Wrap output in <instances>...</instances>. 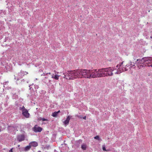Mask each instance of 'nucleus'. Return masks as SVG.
<instances>
[{
    "label": "nucleus",
    "instance_id": "nucleus-1",
    "mask_svg": "<svg viewBox=\"0 0 152 152\" xmlns=\"http://www.w3.org/2000/svg\"><path fill=\"white\" fill-rule=\"evenodd\" d=\"M101 69H78L68 71L67 73H64L63 77L67 80H73L76 78H94L102 77Z\"/></svg>",
    "mask_w": 152,
    "mask_h": 152
},
{
    "label": "nucleus",
    "instance_id": "nucleus-2",
    "mask_svg": "<svg viewBox=\"0 0 152 152\" xmlns=\"http://www.w3.org/2000/svg\"><path fill=\"white\" fill-rule=\"evenodd\" d=\"M136 62L137 66L139 69L147 66L152 67V58L151 57H145L141 59H137Z\"/></svg>",
    "mask_w": 152,
    "mask_h": 152
},
{
    "label": "nucleus",
    "instance_id": "nucleus-3",
    "mask_svg": "<svg viewBox=\"0 0 152 152\" xmlns=\"http://www.w3.org/2000/svg\"><path fill=\"white\" fill-rule=\"evenodd\" d=\"M116 69V68H115V67H109L101 69L102 77H104L113 75V72Z\"/></svg>",
    "mask_w": 152,
    "mask_h": 152
},
{
    "label": "nucleus",
    "instance_id": "nucleus-4",
    "mask_svg": "<svg viewBox=\"0 0 152 152\" xmlns=\"http://www.w3.org/2000/svg\"><path fill=\"white\" fill-rule=\"evenodd\" d=\"M123 63L124 62H123L117 65L115 67V68H116V69L117 68H118L117 71L115 72V74H119L122 72V67L124 66L123 65Z\"/></svg>",
    "mask_w": 152,
    "mask_h": 152
},
{
    "label": "nucleus",
    "instance_id": "nucleus-5",
    "mask_svg": "<svg viewBox=\"0 0 152 152\" xmlns=\"http://www.w3.org/2000/svg\"><path fill=\"white\" fill-rule=\"evenodd\" d=\"M33 131L36 132H40L42 130V129L37 125H36L32 129Z\"/></svg>",
    "mask_w": 152,
    "mask_h": 152
},
{
    "label": "nucleus",
    "instance_id": "nucleus-6",
    "mask_svg": "<svg viewBox=\"0 0 152 152\" xmlns=\"http://www.w3.org/2000/svg\"><path fill=\"white\" fill-rule=\"evenodd\" d=\"M22 112V114L23 116L26 118H28L29 117L30 114L28 112L27 110H23Z\"/></svg>",
    "mask_w": 152,
    "mask_h": 152
},
{
    "label": "nucleus",
    "instance_id": "nucleus-7",
    "mask_svg": "<svg viewBox=\"0 0 152 152\" xmlns=\"http://www.w3.org/2000/svg\"><path fill=\"white\" fill-rule=\"evenodd\" d=\"M17 139L19 142H20L25 140V136L23 134H21L17 136Z\"/></svg>",
    "mask_w": 152,
    "mask_h": 152
},
{
    "label": "nucleus",
    "instance_id": "nucleus-8",
    "mask_svg": "<svg viewBox=\"0 0 152 152\" xmlns=\"http://www.w3.org/2000/svg\"><path fill=\"white\" fill-rule=\"evenodd\" d=\"M29 144H30L31 147L32 146L36 147L38 145L37 143L35 141L31 142L29 143Z\"/></svg>",
    "mask_w": 152,
    "mask_h": 152
},
{
    "label": "nucleus",
    "instance_id": "nucleus-9",
    "mask_svg": "<svg viewBox=\"0 0 152 152\" xmlns=\"http://www.w3.org/2000/svg\"><path fill=\"white\" fill-rule=\"evenodd\" d=\"M71 117L70 116H68L66 118V120L64 122V124L65 125H67L69 122Z\"/></svg>",
    "mask_w": 152,
    "mask_h": 152
},
{
    "label": "nucleus",
    "instance_id": "nucleus-10",
    "mask_svg": "<svg viewBox=\"0 0 152 152\" xmlns=\"http://www.w3.org/2000/svg\"><path fill=\"white\" fill-rule=\"evenodd\" d=\"M60 76L58 75L57 74H56L55 75H54L53 74L52 75V78H53L56 80H58Z\"/></svg>",
    "mask_w": 152,
    "mask_h": 152
},
{
    "label": "nucleus",
    "instance_id": "nucleus-11",
    "mask_svg": "<svg viewBox=\"0 0 152 152\" xmlns=\"http://www.w3.org/2000/svg\"><path fill=\"white\" fill-rule=\"evenodd\" d=\"M129 67V65H125V67H122V72L126 71L128 70V68Z\"/></svg>",
    "mask_w": 152,
    "mask_h": 152
},
{
    "label": "nucleus",
    "instance_id": "nucleus-12",
    "mask_svg": "<svg viewBox=\"0 0 152 152\" xmlns=\"http://www.w3.org/2000/svg\"><path fill=\"white\" fill-rule=\"evenodd\" d=\"M31 148V146L30 144H29V145L27 146L25 148L24 151H28Z\"/></svg>",
    "mask_w": 152,
    "mask_h": 152
},
{
    "label": "nucleus",
    "instance_id": "nucleus-13",
    "mask_svg": "<svg viewBox=\"0 0 152 152\" xmlns=\"http://www.w3.org/2000/svg\"><path fill=\"white\" fill-rule=\"evenodd\" d=\"M58 113H57V112H53V113H52V116L53 117H56L57 116V115H58Z\"/></svg>",
    "mask_w": 152,
    "mask_h": 152
},
{
    "label": "nucleus",
    "instance_id": "nucleus-14",
    "mask_svg": "<svg viewBox=\"0 0 152 152\" xmlns=\"http://www.w3.org/2000/svg\"><path fill=\"white\" fill-rule=\"evenodd\" d=\"M102 150L104 151H110L109 150H106L105 148V146L104 145H103L102 146Z\"/></svg>",
    "mask_w": 152,
    "mask_h": 152
},
{
    "label": "nucleus",
    "instance_id": "nucleus-15",
    "mask_svg": "<svg viewBox=\"0 0 152 152\" xmlns=\"http://www.w3.org/2000/svg\"><path fill=\"white\" fill-rule=\"evenodd\" d=\"M86 146L85 145H81V148L83 150H85L86 148Z\"/></svg>",
    "mask_w": 152,
    "mask_h": 152
},
{
    "label": "nucleus",
    "instance_id": "nucleus-16",
    "mask_svg": "<svg viewBox=\"0 0 152 152\" xmlns=\"http://www.w3.org/2000/svg\"><path fill=\"white\" fill-rule=\"evenodd\" d=\"M20 110H22V112L23 111V110H26V109H25L24 106H23L22 107H20Z\"/></svg>",
    "mask_w": 152,
    "mask_h": 152
},
{
    "label": "nucleus",
    "instance_id": "nucleus-17",
    "mask_svg": "<svg viewBox=\"0 0 152 152\" xmlns=\"http://www.w3.org/2000/svg\"><path fill=\"white\" fill-rule=\"evenodd\" d=\"M20 73L24 74V75H26L28 74V72H24V71H20Z\"/></svg>",
    "mask_w": 152,
    "mask_h": 152
},
{
    "label": "nucleus",
    "instance_id": "nucleus-18",
    "mask_svg": "<svg viewBox=\"0 0 152 152\" xmlns=\"http://www.w3.org/2000/svg\"><path fill=\"white\" fill-rule=\"evenodd\" d=\"M40 120H42V121H48V120L47 119H45L44 118H41L40 119Z\"/></svg>",
    "mask_w": 152,
    "mask_h": 152
},
{
    "label": "nucleus",
    "instance_id": "nucleus-19",
    "mask_svg": "<svg viewBox=\"0 0 152 152\" xmlns=\"http://www.w3.org/2000/svg\"><path fill=\"white\" fill-rule=\"evenodd\" d=\"M94 138L95 139H97L99 140H100V139L99 136H96L94 137Z\"/></svg>",
    "mask_w": 152,
    "mask_h": 152
},
{
    "label": "nucleus",
    "instance_id": "nucleus-20",
    "mask_svg": "<svg viewBox=\"0 0 152 152\" xmlns=\"http://www.w3.org/2000/svg\"><path fill=\"white\" fill-rule=\"evenodd\" d=\"M12 150H13V148H12L10 151H9V152H13V151H12Z\"/></svg>",
    "mask_w": 152,
    "mask_h": 152
},
{
    "label": "nucleus",
    "instance_id": "nucleus-21",
    "mask_svg": "<svg viewBox=\"0 0 152 152\" xmlns=\"http://www.w3.org/2000/svg\"><path fill=\"white\" fill-rule=\"evenodd\" d=\"M78 118H82V117L81 116H79V115H77V116Z\"/></svg>",
    "mask_w": 152,
    "mask_h": 152
},
{
    "label": "nucleus",
    "instance_id": "nucleus-22",
    "mask_svg": "<svg viewBox=\"0 0 152 152\" xmlns=\"http://www.w3.org/2000/svg\"><path fill=\"white\" fill-rule=\"evenodd\" d=\"M86 116H85L84 117H83V118L85 120H86Z\"/></svg>",
    "mask_w": 152,
    "mask_h": 152
},
{
    "label": "nucleus",
    "instance_id": "nucleus-23",
    "mask_svg": "<svg viewBox=\"0 0 152 152\" xmlns=\"http://www.w3.org/2000/svg\"><path fill=\"white\" fill-rule=\"evenodd\" d=\"M46 74H45V73H43V74H42V75H43V76H45Z\"/></svg>",
    "mask_w": 152,
    "mask_h": 152
},
{
    "label": "nucleus",
    "instance_id": "nucleus-24",
    "mask_svg": "<svg viewBox=\"0 0 152 152\" xmlns=\"http://www.w3.org/2000/svg\"><path fill=\"white\" fill-rule=\"evenodd\" d=\"M48 74H49V75H50L51 74V73L50 72H48L46 74V75H47Z\"/></svg>",
    "mask_w": 152,
    "mask_h": 152
},
{
    "label": "nucleus",
    "instance_id": "nucleus-25",
    "mask_svg": "<svg viewBox=\"0 0 152 152\" xmlns=\"http://www.w3.org/2000/svg\"><path fill=\"white\" fill-rule=\"evenodd\" d=\"M57 112L58 114V113H59L60 112V110H58V111Z\"/></svg>",
    "mask_w": 152,
    "mask_h": 152
},
{
    "label": "nucleus",
    "instance_id": "nucleus-26",
    "mask_svg": "<svg viewBox=\"0 0 152 152\" xmlns=\"http://www.w3.org/2000/svg\"><path fill=\"white\" fill-rule=\"evenodd\" d=\"M54 72H55V74L56 73V71L55 70L54 71Z\"/></svg>",
    "mask_w": 152,
    "mask_h": 152
},
{
    "label": "nucleus",
    "instance_id": "nucleus-27",
    "mask_svg": "<svg viewBox=\"0 0 152 152\" xmlns=\"http://www.w3.org/2000/svg\"><path fill=\"white\" fill-rule=\"evenodd\" d=\"M38 152H41V151H38Z\"/></svg>",
    "mask_w": 152,
    "mask_h": 152
},
{
    "label": "nucleus",
    "instance_id": "nucleus-28",
    "mask_svg": "<svg viewBox=\"0 0 152 152\" xmlns=\"http://www.w3.org/2000/svg\"><path fill=\"white\" fill-rule=\"evenodd\" d=\"M150 38L152 39V36H151Z\"/></svg>",
    "mask_w": 152,
    "mask_h": 152
},
{
    "label": "nucleus",
    "instance_id": "nucleus-29",
    "mask_svg": "<svg viewBox=\"0 0 152 152\" xmlns=\"http://www.w3.org/2000/svg\"><path fill=\"white\" fill-rule=\"evenodd\" d=\"M20 145H18V147H20Z\"/></svg>",
    "mask_w": 152,
    "mask_h": 152
},
{
    "label": "nucleus",
    "instance_id": "nucleus-30",
    "mask_svg": "<svg viewBox=\"0 0 152 152\" xmlns=\"http://www.w3.org/2000/svg\"><path fill=\"white\" fill-rule=\"evenodd\" d=\"M45 78H48V77H45Z\"/></svg>",
    "mask_w": 152,
    "mask_h": 152
},
{
    "label": "nucleus",
    "instance_id": "nucleus-31",
    "mask_svg": "<svg viewBox=\"0 0 152 152\" xmlns=\"http://www.w3.org/2000/svg\"><path fill=\"white\" fill-rule=\"evenodd\" d=\"M56 73H58V72H56Z\"/></svg>",
    "mask_w": 152,
    "mask_h": 152
}]
</instances>
